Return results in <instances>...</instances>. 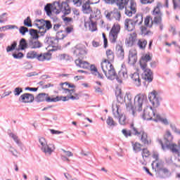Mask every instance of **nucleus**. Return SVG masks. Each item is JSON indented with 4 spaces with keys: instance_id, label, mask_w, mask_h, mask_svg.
Segmentation results:
<instances>
[{
    "instance_id": "1",
    "label": "nucleus",
    "mask_w": 180,
    "mask_h": 180,
    "mask_svg": "<svg viewBox=\"0 0 180 180\" xmlns=\"http://www.w3.org/2000/svg\"><path fill=\"white\" fill-rule=\"evenodd\" d=\"M117 95V101L118 103H125L127 109H130L132 111V115L134 116L135 112H141L143 110V105L145 102H147V95L146 94H139L134 97V106H133V97L131 94L126 93L124 98H123V95L122 94V91L117 90L115 92Z\"/></svg>"
},
{
    "instance_id": "2",
    "label": "nucleus",
    "mask_w": 180,
    "mask_h": 180,
    "mask_svg": "<svg viewBox=\"0 0 180 180\" xmlns=\"http://www.w3.org/2000/svg\"><path fill=\"white\" fill-rule=\"evenodd\" d=\"M68 2H73L74 5L77 6H81L82 5V1L81 0H66L61 4L60 2H55L53 4H47L44 10L46 12L48 16H51V13L58 15V13H63V15H70L71 13V8L68 5Z\"/></svg>"
},
{
    "instance_id": "3",
    "label": "nucleus",
    "mask_w": 180,
    "mask_h": 180,
    "mask_svg": "<svg viewBox=\"0 0 180 180\" xmlns=\"http://www.w3.org/2000/svg\"><path fill=\"white\" fill-rule=\"evenodd\" d=\"M174 140V136L171 133L169 129L166 130V132L164 135V142L162 141H159V143L162 147L163 151H167V150H170L172 154L177 155V162L176 167L180 168V148L176 143H172Z\"/></svg>"
},
{
    "instance_id": "4",
    "label": "nucleus",
    "mask_w": 180,
    "mask_h": 180,
    "mask_svg": "<svg viewBox=\"0 0 180 180\" xmlns=\"http://www.w3.org/2000/svg\"><path fill=\"white\" fill-rule=\"evenodd\" d=\"M106 56L107 59H105L101 62V70L108 79L113 80L116 78V72L115 71V68H113V65H112L110 61H113V60H115V53L112 50L108 49L106 51Z\"/></svg>"
},
{
    "instance_id": "5",
    "label": "nucleus",
    "mask_w": 180,
    "mask_h": 180,
    "mask_svg": "<svg viewBox=\"0 0 180 180\" xmlns=\"http://www.w3.org/2000/svg\"><path fill=\"white\" fill-rule=\"evenodd\" d=\"M105 4L113 5L116 4L118 9L121 11L125 8V14L127 16H133V13H136V2L134 0H103Z\"/></svg>"
},
{
    "instance_id": "6",
    "label": "nucleus",
    "mask_w": 180,
    "mask_h": 180,
    "mask_svg": "<svg viewBox=\"0 0 180 180\" xmlns=\"http://www.w3.org/2000/svg\"><path fill=\"white\" fill-rule=\"evenodd\" d=\"M148 61H151V57L150 54L146 53L141 58L139 63L141 70H143L142 74L143 79H145L146 82H151L153 81V72L147 68V63Z\"/></svg>"
},
{
    "instance_id": "7",
    "label": "nucleus",
    "mask_w": 180,
    "mask_h": 180,
    "mask_svg": "<svg viewBox=\"0 0 180 180\" xmlns=\"http://www.w3.org/2000/svg\"><path fill=\"white\" fill-rule=\"evenodd\" d=\"M63 90L65 91V94H68L66 96H56L53 98L55 101L53 102H60V101H63V102H67V101H78L79 99V94L75 93V89H69L65 86H63Z\"/></svg>"
},
{
    "instance_id": "8",
    "label": "nucleus",
    "mask_w": 180,
    "mask_h": 180,
    "mask_svg": "<svg viewBox=\"0 0 180 180\" xmlns=\"http://www.w3.org/2000/svg\"><path fill=\"white\" fill-rule=\"evenodd\" d=\"M155 109L157 108H154V107L145 108L142 114V119L143 120H153L155 123L158 122V114L156 113Z\"/></svg>"
},
{
    "instance_id": "9",
    "label": "nucleus",
    "mask_w": 180,
    "mask_h": 180,
    "mask_svg": "<svg viewBox=\"0 0 180 180\" xmlns=\"http://www.w3.org/2000/svg\"><path fill=\"white\" fill-rule=\"evenodd\" d=\"M112 114L115 119H118L120 124H126V116L122 114L120 105L119 104H112Z\"/></svg>"
},
{
    "instance_id": "10",
    "label": "nucleus",
    "mask_w": 180,
    "mask_h": 180,
    "mask_svg": "<svg viewBox=\"0 0 180 180\" xmlns=\"http://www.w3.org/2000/svg\"><path fill=\"white\" fill-rule=\"evenodd\" d=\"M130 127L131 129L132 134H134V136H141V141L143 144L147 146L150 144V141L148 140L147 133L144 132L143 130L137 129V127H134V124H131Z\"/></svg>"
},
{
    "instance_id": "11",
    "label": "nucleus",
    "mask_w": 180,
    "mask_h": 180,
    "mask_svg": "<svg viewBox=\"0 0 180 180\" xmlns=\"http://www.w3.org/2000/svg\"><path fill=\"white\" fill-rule=\"evenodd\" d=\"M120 32V25H114L112 27L110 32V40L111 43H115L116 40H117V34Z\"/></svg>"
},
{
    "instance_id": "12",
    "label": "nucleus",
    "mask_w": 180,
    "mask_h": 180,
    "mask_svg": "<svg viewBox=\"0 0 180 180\" xmlns=\"http://www.w3.org/2000/svg\"><path fill=\"white\" fill-rule=\"evenodd\" d=\"M158 175L159 178H161L162 179H165L166 178H169V176H171V171H169V169H168L163 165H161V164H159Z\"/></svg>"
},
{
    "instance_id": "13",
    "label": "nucleus",
    "mask_w": 180,
    "mask_h": 180,
    "mask_svg": "<svg viewBox=\"0 0 180 180\" xmlns=\"http://www.w3.org/2000/svg\"><path fill=\"white\" fill-rule=\"evenodd\" d=\"M148 99L154 108H158V92L153 90L148 94Z\"/></svg>"
},
{
    "instance_id": "14",
    "label": "nucleus",
    "mask_w": 180,
    "mask_h": 180,
    "mask_svg": "<svg viewBox=\"0 0 180 180\" xmlns=\"http://www.w3.org/2000/svg\"><path fill=\"white\" fill-rule=\"evenodd\" d=\"M44 101L49 103L56 101L53 98L49 97V94L46 93H40L35 98V102H44Z\"/></svg>"
},
{
    "instance_id": "15",
    "label": "nucleus",
    "mask_w": 180,
    "mask_h": 180,
    "mask_svg": "<svg viewBox=\"0 0 180 180\" xmlns=\"http://www.w3.org/2000/svg\"><path fill=\"white\" fill-rule=\"evenodd\" d=\"M19 101L22 103H32L34 101V96L30 93H25L20 96Z\"/></svg>"
},
{
    "instance_id": "16",
    "label": "nucleus",
    "mask_w": 180,
    "mask_h": 180,
    "mask_svg": "<svg viewBox=\"0 0 180 180\" xmlns=\"http://www.w3.org/2000/svg\"><path fill=\"white\" fill-rule=\"evenodd\" d=\"M73 54H75V56H76L77 57H81V56L86 54V48L82 44H77L75 47Z\"/></svg>"
},
{
    "instance_id": "17",
    "label": "nucleus",
    "mask_w": 180,
    "mask_h": 180,
    "mask_svg": "<svg viewBox=\"0 0 180 180\" xmlns=\"http://www.w3.org/2000/svg\"><path fill=\"white\" fill-rule=\"evenodd\" d=\"M95 16L92 14L90 15L89 20L88 21L84 22V26L86 27H89L90 32H96V22H93L92 19H94Z\"/></svg>"
},
{
    "instance_id": "18",
    "label": "nucleus",
    "mask_w": 180,
    "mask_h": 180,
    "mask_svg": "<svg viewBox=\"0 0 180 180\" xmlns=\"http://www.w3.org/2000/svg\"><path fill=\"white\" fill-rule=\"evenodd\" d=\"M44 43L48 44L49 47H57L58 46V40L54 37L46 36Z\"/></svg>"
},
{
    "instance_id": "19",
    "label": "nucleus",
    "mask_w": 180,
    "mask_h": 180,
    "mask_svg": "<svg viewBox=\"0 0 180 180\" xmlns=\"http://www.w3.org/2000/svg\"><path fill=\"white\" fill-rule=\"evenodd\" d=\"M28 47L31 49H40L43 47V44L37 39H30L28 41Z\"/></svg>"
},
{
    "instance_id": "20",
    "label": "nucleus",
    "mask_w": 180,
    "mask_h": 180,
    "mask_svg": "<svg viewBox=\"0 0 180 180\" xmlns=\"http://www.w3.org/2000/svg\"><path fill=\"white\" fill-rule=\"evenodd\" d=\"M136 27V22L133 20L126 19L124 20V29L128 32H133Z\"/></svg>"
},
{
    "instance_id": "21",
    "label": "nucleus",
    "mask_w": 180,
    "mask_h": 180,
    "mask_svg": "<svg viewBox=\"0 0 180 180\" xmlns=\"http://www.w3.org/2000/svg\"><path fill=\"white\" fill-rule=\"evenodd\" d=\"M38 61H50L51 60V53H37V59Z\"/></svg>"
},
{
    "instance_id": "22",
    "label": "nucleus",
    "mask_w": 180,
    "mask_h": 180,
    "mask_svg": "<svg viewBox=\"0 0 180 180\" xmlns=\"http://www.w3.org/2000/svg\"><path fill=\"white\" fill-rule=\"evenodd\" d=\"M137 40V34L132 33L130 34L129 37L126 39L125 44L128 47H133L134 43Z\"/></svg>"
},
{
    "instance_id": "23",
    "label": "nucleus",
    "mask_w": 180,
    "mask_h": 180,
    "mask_svg": "<svg viewBox=\"0 0 180 180\" xmlns=\"http://www.w3.org/2000/svg\"><path fill=\"white\" fill-rule=\"evenodd\" d=\"M56 148L53 144H46L44 148L41 149L42 153H44L46 155H51L52 153L54 152Z\"/></svg>"
},
{
    "instance_id": "24",
    "label": "nucleus",
    "mask_w": 180,
    "mask_h": 180,
    "mask_svg": "<svg viewBox=\"0 0 180 180\" xmlns=\"http://www.w3.org/2000/svg\"><path fill=\"white\" fill-rule=\"evenodd\" d=\"M116 77L113 79H117V82L122 84V79H127L129 78V75H127V72H124L121 70L119 72L118 75L115 73Z\"/></svg>"
},
{
    "instance_id": "25",
    "label": "nucleus",
    "mask_w": 180,
    "mask_h": 180,
    "mask_svg": "<svg viewBox=\"0 0 180 180\" xmlns=\"http://www.w3.org/2000/svg\"><path fill=\"white\" fill-rule=\"evenodd\" d=\"M152 157L155 160L153 161L151 167L153 171H155V172H157L158 171V154H157V153L155 152H153Z\"/></svg>"
},
{
    "instance_id": "26",
    "label": "nucleus",
    "mask_w": 180,
    "mask_h": 180,
    "mask_svg": "<svg viewBox=\"0 0 180 180\" xmlns=\"http://www.w3.org/2000/svg\"><path fill=\"white\" fill-rule=\"evenodd\" d=\"M131 78L136 86H140L141 85V79H140V75L138 72L132 74Z\"/></svg>"
},
{
    "instance_id": "27",
    "label": "nucleus",
    "mask_w": 180,
    "mask_h": 180,
    "mask_svg": "<svg viewBox=\"0 0 180 180\" xmlns=\"http://www.w3.org/2000/svg\"><path fill=\"white\" fill-rule=\"evenodd\" d=\"M141 155L143 161L141 160L140 162L142 164V165H147V162H146V160L150 157V150L147 148H143L141 152Z\"/></svg>"
},
{
    "instance_id": "28",
    "label": "nucleus",
    "mask_w": 180,
    "mask_h": 180,
    "mask_svg": "<svg viewBox=\"0 0 180 180\" xmlns=\"http://www.w3.org/2000/svg\"><path fill=\"white\" fill-rule=\"evenodd\" d=\"M153 20H152V23H155V25H158V4L156 6L152 12V17Z\"/></svg>"
},
{
    "instance_id": "29",
    "label": "nucleus",
    "mask_w": 180,
    "mask_h": 180,
    "mask_svg": "<svg viewBox=\"0 0 180 180\" xmlns=\"http://www.w3.org/2000/svg\"><path fill=\"white\" fill-rule=\"evenodd\" d=\"M10 137L13 139V140L18 144V147H20V150H23V143L20 142V139H19V137L13 133L9 134Z\"/></svg>"
},
{
    "instance_id": "30",
    "label": "nucleus",
    "mask_w": 180,
    "mask_h": 180,
    "mask_svg": "<svg viewBox=\"0 0 180 180\" xmlns=\"http://www.w3.org/2000/svg\"><path fill=\"white\" fill-rule=\"evenodd\" d=\"M75 64L77 65V67H79L80 68H84L86 69L89 67V63L86 61H84L81 59H77L75 60Z\"/></svg>"
},
{
    "instance_id": "31",
    "label": "nucleus",
    "mask_w": 180,
    "mask_h": 180,
    "mask_svg": "<svg viewBox=\"0 0 180 180\" xmlns=\"http://www.w3.org/2000/svg\"><path fill=\"white\" fill-rule=\"evenodd\" d=\"M147 40L144 39H139L137 41L136 46L140 50H146V47H147Z\"/></svg>"
},
{
    "instance_id": "32",
    "label": "nucleus",
    "mask_w": 180,
    "mask_h": 180,
    "mask_svg": "<svg viewBox=\"0 0 180 180\" xmlns=\"http://www.w3.org/2000/svg\"><path fill=\"white\" fill-rule=\"evenodd\" d=\"M89 2L86 1L85 4L82 5V12L89 15V13H92V8H91Z\"/></svg>"
},
{
    "instance_id": "33",
    "label": "nucleus",
    "mask_w": 180,
    "mask_h": 180,
    "mask_svg": "<svg viewBox=\"0 0 180 180\" xmlns=\"http://www.w3.org/2000/svg\"><path fill=\"white\" fill-rule=\"evenodd\" d=\"M116 51L118 57L123 60V58H124V49H123V46L120 45H117Z\"/></svg>"
},
{
    "instance_id": "34",
    "label": "nucleus",
    "mask_w": 180,
    "mask_h": 180,
    "mask_svg": "<svg viewBox=\"0 0 180 180\" xmlns=\"http://www.w3.org/2000/svg\"><path fill=\"white\" fill-rule=\"evenodd\" d=\"M19 49H20V50H26V49H29V43H27L24 38L21 39L20 41Z\"/></svg>"
},
{
    "instance_id": "35",
    "label": "nucleus",
    "mask_w": 180,
    "mask_h": 180,
    "mask_svg": "<svg viewBox=\"0 0 180 180\" xmlns=\"http://www.w3.org/2000/svg\"><path fill=\"white\" fill-rule=\"evenodd\" d=\"M30 34L31 37H32V40H38L39 39V31L34 29H30L29 30Z\"/></svg>"
},
{
    "instance_id": "36",
    "label": "nucleus",
    "mask_w": 180,
    "mask_h": 180,
    "mask_svg": "<svg viewBox=\"0 0 180 180\" xmlns=\"http://www.w3.org/2000/svg\"><path fill=\"white\" fill-rule=\"evenodd\" d=\"M153 20H154V19H153L151 16H146L144 21L145 26H146L147 27H152L153 25H155V23H153Z\"/></svg>"
},
{
    "instance_id": "37",
    "label": "nucleus",
    "mask_w": 180,
    "mask_h": 180,
    "mask_svg": "<svg viewBox=\"0 0 180 180\" xmlns=\"http://www.w3.org/2000/svg\"><path fill=\"white\" fill-rule=\"evenodd\" d=\"M158 122L164 126L169 125V121H168V119L165 117H162L161 115H158Z\"/></svg>"
},
{
    "instance_id": "38",
    "label": "nucleus",
    "mask_w": 180,
    "mask_h": 180,
    "mask_svg": "<svg viewBox=\"0 0 180 180\" xmlns=\"http://www.w3.org/2000/svg\"><path fill=\"white\" fill-rule=\"evenodd\" d=\"M134 22L135 25H141L143 23V15L137 14L134 18Z\"/></svg>"
},
{
    "instance_id": "39",
    "label": "nucleus",
    "mask_w": 180,
    "mask_h": 180,
    "mask_svg": "<svg viewBox=\"0 0 180 180\" xmlns=\"http://www.w3.org/2000/svg\"><path fill=\"white\" fill-rule=\"evenodd\" d=\"M37 52L34 51H30L27 53V58L33 60L34 58L37 59Z\"/></svg>"
},
{
    "instance_id": "40",
    "label": "nucleus",
    "mask_w": 180,
    "mask_h": 180,
    "mask_svg": "<svg viewBox=\"0 0 180 180\" xmlns=\"http://www.w3.org/2000/svg\"><path fill=\"white\" fill-rule=\"evenodd\" d=\"M39 147L41 150L42 148H44V147L47 144V141H46V139H44V137H41L39 139Z\"/></svg>"
},
{
    "instance_id": "41",
    "label": "nucleus",
    "mask_w": 180,
    "mask_h": 180,
    "mask_svg": "<svg viewBox=\"0 0 180 180\" xmlns=\"http://www.w3.org/2000/svg\"><path fill=\"white\" fill-rule=\"evenodd\" d=\"M161 16H162V13H161V11H158V25L160 30H163L164 29V25L162 24V18H161Z\"/></svg>"
},
{
    "instance_id": "42",
    "label": "nucleus",
    "mask_w": 180,
    "mask_h": 180,
    "mask_svg": "<svg viewBox=\"0 0 180 180\" xmlns=\"http://www.w3.org/2000/svg\"><path fill=\"white\" fill-rule=\"evenodd\" d=\"M42 20H44V19H41V20H36L34 25L35 26H37V27H38V29H43V27H44V23L43 22Z\"/></svg>"
},
{
    "instance_id": "43",
    "label": "nucleus",
    "mask_w": 180,
    "mask_h": 180,
    "mask_svg": "<svg viewBox=\"0 0 180 180\" xmlns=\"http://www.w3.org/2000/svg\"><path fill=\"white\" fill-rule=\"evenodd\" d=\"M18 46V43L16 41H13L11 46H8L6 48L7 53H10V51H13L16 46Z\"/></svg>"
},
{
    "instance_id": "44",
    "label": "nucleus",
    "mask_w": 180,
    "mask_h": 180,
    "mask_svg": "<svg viewBox=\"0 0 180 180\" xmlns=\"http://www.w3.org/2000/svg\"><path fill=\"white\" fill-rule=\"evenodd\" d=\"M44 23V27H46V30H50L51 27H53V25H51V22L50 20H41Z\"/></svg>"
},
{
    "instance_id": "45",
    "label": "nucleus",
    "mask_w": 180,
    "mask_h": 180,
    "mask_svg": "<svg viewBox=\"0 0 180 180\" xmlns=\"http://www.w3.org/2000/svg\"><path fill=\"white\" fill-rule=\"evenodd\" d=\"M19 32L20 34H22V36H25V34H26V33L29 32V28L25 26H21L19 28Z\"/></svg>"
},
{
    "instance_id": "46",
    "label": "nucleus",
    "mask_w": 180,
    "mask_h": 180,
    "mask_svg": "<svg viewBox=\"0 0 180 180\" xmlns=\"http://www.w3.org/2000/svg\"><path fill=\"white\" fill-rule=\"evenodd\" d=\"M133 150L135 153H139V151H141V144L139 143H135L133 145Z\"/></svg>"
},
{
    "instance_id": "47",
    "label": "nucleus",
    "mask_w": 180,
    "mask_h": 180,
    "mask_svg": "<svg viewBox=\"0 0 180 180\" xmlns=\"http://www.w3.org/2000/svg\"><path fill=\"white\" fill-rule=\"evenodd\" d=\"M112 18H114V19H115L116 20H120V18H121V14L120 12L117 11H112Z\"/></svg>"
},
{
    "instance_id": "48",
    "label": "nucleus",
    "mask_w": 180,
    "mask_h": 180,
    "mask_svg": "<svg viewBox=\"0 0 180 180\" xmlns=\"http://www.w3.org/2000/svg\"><path fill=\"white\" fill-rule=\"evenodd\" d=\"M24 26H27V27H32V20L30 17H27L26 19L24 20Z\"/></svg>"
},
{
    "instance_id": "49",
    "label": "nucleus",
    "mask_w": 180,
    "mask_h": 180,
    "mask_svg": "<svg viewBox=\"0 0 180 180\" xmlns=\"http://www.w3.org/2000/svg\"><path fill=\"white\" fill-rule=\"evenodd\" d=\"M22 92H23V89L20 87H16L13 91V94L15 96H19V95H20Z\"/></svg>"
},
{
    "instance_id": "50",
    "label": "nucleus",
    "mask_w": 180,
    "mask_h": 180,
    "mask_svg": "<svg viewBox=\"0 0 180 180\" xmlns=\"http://www.w3.org/2000/svg\"><path fill=\"white\" fill-rule=\"evenodd\" d=\"M62 151H63V154L61 155H65V157H73L74 156V153L70 150H65L64 149H62Z\"/></svg>"
},
{
    "instance_id": "51",
    "label": "nucleus",
    "mask_w": 180,
    "mask_h": 180,
    "mask_svg": "<svg viewBox=\"0 0 180 180\" xmlns=\"http://www.w3.org/2000/svg\"><path fill=\"white\" fill-rule=\"evenodd\" d=\"M64 37H65V35H64V34H63V30H61L60 32H58L56 33V37H55V39H57L58 41L59 40H63V39H64Z\"/></svg>"
},
{
    "instance_id": "52",
    "label": "nucleus",
    "mask_w": 180,
    "mask_h": 180,
    "mask_svg": "<svg viewBox=\"0 0 180 180\" xmlns=\"http://www.w3.org/2000/svg\"><path fill=\"white\" fill-rule=\"evenodd\" d=\"M106 122H107V124H108V126H116L117 124L116 122H115V121L113 120V118H112V117H108Z\"/></svg>"
},
{
    "instance_id": "53",
    "label": "nucleus",
    "mask_w": 180,
    "mask_h": 180,
    "mask_svg": "<svg viewBox=\"0 0 180 180\" xmlns=\"http://www.w3.org/2000/svg\"><path fill=\"white\" fill-rule=\"evenodd\" d=\"M169 126L174 133H176V134H179V136H180V130L176 128V126H175V124H170Z\"/></svg>"
},
{
    "instance_id": "54",
    "label": "nucleus",
    "mask_w": 180,
    "mask_h": 180,
    "mask_svg": "<svg viewBox=\"0 0 180 180\" xmlns=\"http://www.w3.org/2000/svg\"><path fill=\"white\" fill-rule=\"evenodd\" d=\"M10 153H11V154L14 156V157H16V158H18L19 157V155L20 153H18V150H16L15 148H10V150H9Z\"/></svg>"
},
{
    "instance_id": "55",
    "label": "nucleus",
    "mask_w": 180,
    "mask_h": 180,
    "mask_svg": "<svg viewBox=\"0 0 180 180\" xmlns=\"http://www.w3.org/2000/svg\"><path fill=\"white\" fill-rule=\"evenodd\" d=\"M141 32L142 34H144V36L150 34V33H151V32L147 31V27H146L145 26H142L141 27Z\"/></svg>"
},
{
    "instance_id": "56",
    "label": "nucleus",
    "mask_w": 180,
    "mask_h": 180,
    "mask_svg": "<svg viewBox=\"0 0 180 180\" xmlns=\"http://www.w3.org/2000/svg\"><path fill=\"white\" fill-rule=\"evenodd\" d=\"M122 134H124V136H125V137H129V136H131V134H133V131H131H131L122 129Z\"/></svg>"
},
{
    "instance_id": "57",
    "label": "nucleus",
    "mask_w": 180,
    "mask_h": 180,
    "mask_svg": "<svg viewBox=\"0 0 180 180\" xmlns=\"http://www.w3.org/2000/svg\"><path fill=\"white\" fill-rule=\"evenodd\" d=\"M136 63H137V56L129 58V63L131 64V65H134Z\"/></svg>"
},
{
    "instance_id": "58",
    "label": "nucleus",
    "mask_w": 180,
    "mask_h": 180,
    "mask_svg": "<svg viewBox=\"0 0 180 180\" xmlns=\"http://www.w3.org/2000/svg\"><path fill=\"white\" fill-rule=\"evenodd\" d=\"M137 57V51L136 50H130L129 53V58Z\"/></svg>"
},
{
    "instance_id": "59",
    "label": "nucleus",
    "mask_w": 180,
    "mask_h": 180,
    "mask_svg": "<svg viewBox=\"0 0 180 180\" xmlns=\"http://www.w3.org/2000/svg\"><path fill=\"white\" fill-rule=\"evenodd\" d=\"M90 70L91 71V74H93L94 75L98 74V69L96 68V66H95L94 65H91L90 66Z\"/></svg>"
},
{
    "instance_id": "60",
    "label": "nucleus",
    "mask_w": 180,
    "mask_h": 180,
    "mask_svg": "<svg viewBox=\"0 0 180 180\" xmlns=\"http://www.w3.org/2000/svg\"><path fill=\"white\" fill-rule=\"evenodd\" d=\"M60 85L62 86V89H63V86H64L65 88V86H68V88H75V85L70 84L68 82L60 83Z\"/></svg>"
},
{
    "instance_id": "61",
    "label": "nucleus",
    "mask_w": 180,
    "mask_h": 180,
    "mask_svg": "<svg viewBox=\"0 0 180 180\" xmlns=\"http://www.w3.org/2000/svg\"><path fill=\"white\" fill-rule=\"evenodd\" d=\"M13 57L15 58H23V53L22 52H19L18 53H13Z\"/></svg>"
},
{
    "instance_id": "62",
    "label": "nucleus",
    "mask_w": 180,
    "mask_h": 180,
    "mask_svg": "<svg viewBox=\"0 0 180 180\" xmlns=\"http://www.w3.org/2000/svg\"><path fill=\"white\" fill-rule=\"evenodd\" d=\"M6 15V13H4L1 15H0V23H4V22H6L7 19L4 18Z\"/></svg>"
},
{
    "instance_id": "63",
    "label": "nucleus",
    "mask_w": 180,
    "mask_h": 180,
    "mask_svg": "<svg viewBox=\"0 0 180 180\" xmlns=\"http://www.w3.org/2000/svg\"><path fill=\"white\" fill-rule=\"evenodd\" d=\"M46 32H47V30L44 29V27H42L39 29V31H38V33H39L41 36H43L44 34H46Z\"/></svg>"
},
{
    "instance_id": "64",
    "label": "nucleus",
    "mask_w": 180,
    "mask_h": 180,
    "mask_svg": "<svg viewBox=\"0 0 180 180\" xmlns=\"http://www.w3.org/2000/svg\"><path fill=\"white\" fill-rule=\"evenodd\" d=\"M152 2H154V0H141V3L143 5H146L147 4H152Z\"/></svg>"
}]
</instances>
